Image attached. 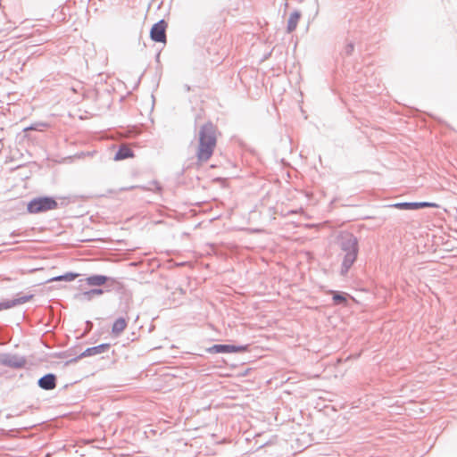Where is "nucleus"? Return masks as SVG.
Returning <instances> with one entry per match:
<instances>
[{
	"instance_id": "obj_1",
	"label": "nucleus",
	"mask_w": 457,
	"mask_h": 457,
	"mask_svg": "<svg viewBox=\"0 0 457 457\" xmlns=\"http://www.w3.org/2000/svg\"><path fill=\"white\" fill-rule=\"evenodd\" d=\"M216 129L211 123L204 125L199 132V146L197 159L199 162L208 161L216 146Z\"/></svg>"
},
{
	"instance_id": "obj_2",
	"label": "nucleus",
	"mask_w": 457,
	"mask_h": 457,
	"mask_svg": "<svg viewBox=\"0 0 457 457\" xmlns=\"http://www.w3.org/2000/svg\"><path fill=\"white\" fill-rule=\"evenodd\" d=\"M343 261L341 273L346 274L351 267L353 265L358 255V242L357 239L352 236L347 235L342 242Z\"/></svg>"
},
{
	"instance_id": "obj_3",
	"label": "nucleus",
	"mask_w": 457,
	"mask_h": 457,
	"mask_svg": "<svg viewBox=\"0 0 457 457\" xmlns=\"http://www.w3.org/2000/svg\"><path fill=\"white\" fill-rule=\"evenodd\" d=\"M57 207V202L48 196L37 197L32 199L27 206V210L29 213H38L54 210Z\"/></svg>"
},
{
	"instance_id": "obj_4",
	"label": "nucleus",
	"mask_w": 457,
	"mask_h": 457,
	"mask_svg": "<svg viewBox=\"0 0 457 457\" xmlns=\"http://www.w3.org/2000/svg\"><path fill=\"white\" fill-rule=\"evenodd\" d=\"M166 28L167 24L164 21L155 23L150 31L151 38L155 42L166 43Z\"/></svg>"
},
{
	"instance_id": "obj_5",
	"label": "nucleus",
	"mask_w": 457,
	"mask_h": 457,
	"mask_svg": "<svg viewBox=\"0 0 457 457\" xmlns=\"http://www.w3.org/2000/svg\"><path fill=\"white\" fill-rule=\"evenodd\" d=\"M398 210H418L425 207L438 208L439 205L436 203L420 202V203H396L390 205Z\"/></svg>"
},
{
	"instance_id": "obj_6",
	"label": "nucleus",
	"mask_w": 457,
	"mask_h": 457,
	"mask_svg": "<svg viewBox=\"0 0 457 457\" xmlns=\"http://www.w3.org/2000/svg\"><path fill=\"white\" fill-rule=\"evenodd\" d=\"M246 351L245 346H236L231 345H214L207 349L210 353H241Z\"/></svg>"
},
{
	"instance_id": "obj_7",
	"label": "nucleus",
	"mask_w": 457,
	"mask_h": 457,
	"mask_svg": "<svg viewBox=\"0 0 457 457\" xmlns=\"http://www.w3.org/2000/svg\"><path fill=\"white\" fill-rule=\"evenodd\" d=\"M55 376L53 374H47L38 380V385L41 388L46 390L54 389L56 386Z\"/></svg>"
},
{
	"instance_id": "obj_8",
	"label": "nucleus",
	"mask_w": 457,
	"mask_h": 457,
	"mask_svg": "<svg viewBox=\"0 0 457 457\" xmlns=\"http://www.w3.org/2000/svg\"><path fill=\"white\" fill-rule=\"evenodd\" d=\"M107 281L108 278L103 275L90 276L84 280L87 286H103Z\"/></svg>"
},
{
	"instance_id": "obj_9",
	"label": "nucleus",
	"mask_w": 457,
	"mask_h": 457,
	"mask_svg": "<svg viewBox=\"0 0 457 457\" xmlns=\"http://www.w3.org/2000/svg\"><path fill=\"white\" fill-rule=\"evenodd\" d=\"M127 328V320L123 318L117 319L112 328V331L115 336L122 333Z\"/></svg>"
},
{
	"instance_id": "obj_10",
	"label": "nucleus",
	"mask_w": 457,
	"mask_h": 457,
	"mask_svg": "<svg viewBox=\"0 0 457 457\" xmlns=\"http://www.w3.org/2000/svg\"><path fill=\"white\" fill-rule=\"evenodd\" d=\"M301 18V13L299 12H294L290 14L288 21H287V31H294L298 24V21Z\"/></svg>"
},
{
	"instance_id": "obj_11",
	"label": "nucleus",
	"mask_w": 457,
	"mask_h": 457,
	"mask_svg": "<svg viewBox=\"0 0 457 457\" xmlns=\"http://www.w3.org/2000/svg\"><path fill=\"white\" fill-rule=\"evenodd\" d=\"M109 347V345H100L95 347L87 348L81 355L82 356H90L101 353L104 352Z\"/></svg>"
},
{
	"instance_id": "obj_12",
	"label": "nucleus",
	"mask_w": 457,
	"mask_h": 457,
	"mask_svg": "<svg viewBox=\"0 0 457 457\" xmlns=\"http://www.w3.org/2000/svg\"><path fill=\"white\" fill-rule=\"evenodd\" d=\"M132 155L133 154H132L130 149L126 146H123L116 154V159H119V160L125 159L128 157H131Z\"/></svg>"
},
{
	"instance_id": "obj_13",
	"label": "nucleus",
	"mask_w": 457,
	"mask_h": 457,
	"mask_svg": "<svg viewBox=\"0 0 457 457\" xmlns=\"http://www.w3.org/2000/svg\"><path fill=\"white\" fill-rule=\"evenodd\" d=\"M333 301H334L335 304H339V303L346 304L347 298L345 294L333 292Z\"/></svg>"
},
{
	"instance_id": "obj_14",
	"label": "nucleus",
	"mask_w": 457,
	"mask_h": 457,
	"mask_svg": "<svg viewBox=\"0 0 457 457\" xmlns=\"http://www.w3.org/2000/svg\"><path fill=\"white\" fill-rule=\"evenodd\" d=\"M77 277L76 274L69 273L63 276L54 277L53 278H50L48 282L52 281H61V280H66V281H71Z\"/></svg>"
},
{
	"instance_id": "obj_15",
	"label": "nucleus",
	"mask_w": 457,
	"mask_h": 457,
	"mask_svg": "<svg viewBox=\"0 0 457 457\" xmlns=\"http://www.w3.org/2000/svg\"><path fill=\"white\" fill-rule=\"evenodd\" d=\"M103 293H104V291L102 289L96 288V289H92V290L84 292L83 295L87 299H91L94 295H101Z\"/></svg>"
},
{
	"instance_id": "obj_16",
	"label": "nucleus",
	"mask_w": 457,
	"mask_h": 457,
	"mask_svg": "<svg viewBox=\"0 0 457 457\" xmlns=\"http://www.w3.org/2000/svg\"><path fill=\"white\" fill-rule=\"evenodd\" d=\"M47 128V125L46 123H38L31 125L30 127L26 128L24 130H38V131H44Z\"/></svg>"
},
{
	"instance_id": "obj_17",
	"label": "nucleus",
	"mask_w": 457,
	"mask_h": 457,
	"mask_svg": "<svg viewBox=\"0 0 457 457\" xmlns=\"http://www.w3.org/2000/svg\"><path fill=\"white\" fill-rule=\"evenodd\" d=\"M32 296H26V297H23L21 299H19V300H16V302L14 303H25L27 301H29V299H31Z\"/></svg>"
}]
</instances>
